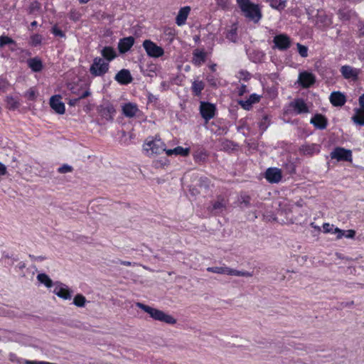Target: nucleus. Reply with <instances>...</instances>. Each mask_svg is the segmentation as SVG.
<instances>
[{
    "label": "nucleus",
    "mask_w": 364,
    "mask_h": 364,
    "mask_svg": "<svg viewBox=\"0 0 364 364\" xmlns=\"http://www.w3.org/2000/svg\"><path fill=\"white\" fill-rule=\"evenodd\" d=\"M52 32L56 36H60L62 38L65 37L64 33L60 29H59L57 26H54L53 28Z\"/></svg>",
    "instance_id": "obj_44"
},
{
    "label": "nucleus",
    "mask_w": 364,
    "mask_h": 364,
    "mask_svg": "<svg viewBox=\"0 0 364 364\" xmlns=\"http://www.w3.org/2000/svg\"><path fill=\"white\" fill-rule=\"evenodd\" d=\"M240 77H242L244 80H247L250 79V74L246 71L240 72Z\"/></svg>",
    "instance_id": "obj_51"
},
{
    "label": "nucleus",
    "mask_w": 364,
    "mask_h": 364,
    "mask_svg": "<svg viewBox=\"0 0 364 364\" xmlns=\"http://www.w3.org/2000/svg\"><path fill=\"white\" fill-rule=\"evenodd\" d=\"M360 109H364V93L359 97Z\"/></svg>",
    "instance_id": "obj_55"
},
{
    "label": "nucleus",
    "mask_w": 364,
    "mask_h": 364,
    "mask_svg": "<svg viewBox=\"0 0 364 364\" xmlns=\"http://www.w3.org/2000/svg\"><path fill=\"white\" fill-rule=\"evenodd\" d=\"M240 105L242 106V108L248 110L252 107V104L251 103L250 101L246 100V101H240Z\"/></svg>",
    "instance_id": "obj_46"
},
{
    "label": "nucleus",
    "mask_w": 364,
    "mask_h": 364,
    "mask_svg": "<svg viewBox=\"0 0 364 364\" xmlns=\"http://www.w3.org/2000/svg\"><path fill=\"white\" fill-rule=\"evenodd\" d=\"M247 100L250 101L252 104L256 103L259 102V96L256 94H252Z\"/></svg>",
    "instance_id": "obj_48"
},
{
    "label": "nucleus",
    "mask_w": 364,
    "mask_h": 364,
    "mask_svg": "<svg viewBox=\"0 0 364 364\" xmlns=\"http://www.w3.org/2000/svg\"><path fill=\"white\" fill-rule=\"evenodd\" d=\"M341 73L346 79L356 80L359 74V70L350 65H343L341 68Z\"/></svg>",
    "instance_id": "obj_17"
},
{
    "label": "nucleus",
    "mask_w": 364,
    "mask_h": 364,
    "mask_svg": "<svg viewBox=\"0 0 364 364\" xmlns=\"http://www.w3.org/2000/svg\"><path fill=\"white\" fill-rule=\"evenodd\" d=\"M229 4H230L229 0H217V4L223 9L227 8Z\"/></svg>",
    "instance_id": "obj_45"
},
{
    "label": "nucleus",
    "mask_w": 364,
    "mask_h": 364,
    "mask_svg": "<svg viewBox=\"0 0 364 364\" xmlns=\"http://www.w3.org/2000/svg\"><path fill=\"white\" fill-rule=\"evenodd\" d=\"M330 102L333 106H343L346 102V96L341 92H333L330 96Z\"/></svg>",
    "instance_id": "obj_19"
},
{
    "label": "nucleus",
    "mask_w": 364,
    "mask_h": 364,
    "mask_svg": "<svg viewBox=\"0 0 364 364\" xmlns=\"http://www.w3.org/2000/svg\"><path fill=\"white\" fill-rule=\"evenodd\" d=\"M273 42L275 47L280 50H285L291 46L290 38L285 34L277 35L274 37Z\"/></svg>",
    "instance_id": "obj_10"
},
{
    "label": "nucleus",
    "mask_w": 364,
    "mask_h": 364,
    "mask_svg": "<svg viewBox=\"0 0 364 364\" xmlns=\"http://www.w3.org/2000/svg\"><path fill=\"white\" fill-rule=\"evenodd\" d=\"M79 1H80V2L81 4H86V3H87L90 0H79Z\"/></svg>",
    "instance_id": "obj_62"
},
{
    "label": "nucleus",
    "mask_w": 364,
    "mask_h": 364,
    "mask_svg": "<svg viewBox=\"0 0 364 364\" xmlns=\"http://www.w3.org/2000/svg\"><path fill=\"white\" fill-rule=\"evenodd\" d=\"M14 41L9 36H0V48L4 47L5 45L13 44Z\"/></svg>",
    "instance_id": "obj_37"
},
{
    "label": "nucleus",
    "mask_w": 364,
    "mask_h": 364,
    "mask_svg": "<svg viewBox=\"0 0 364 364\" xmlns=\"http://www.w3.org/2000/svg\"><path fill=\"white\" fill-rule=\"evenodd\" d=\"M235 34V31H231L229 34L228 35V38H230V36H232L233 35Z\"/></svg>",
    "instance_id": "obj_61"
},
{
    "label": "nucleus",
    "mask_w": 364,
    "mask_h": 364,
    "mask_svg": "<svg viewBox=\"0 0 364 364\" xmlns=\"http://www.w3.org/2000/svg\"><path fill=\"white\" fill-rule=\"evenodd\" d=\"M249 202H250L249 197H246L245 198H244L243 203H245L246 205H249Z\"/></svg>",
    "instance_id": "obj_58"
},
{
    "label": "nucleus",
    "mask_w": 364,
    "mask_h": 364,
    "mask_svg": "<svg viewBox=\"0 0 364 364\" xmlns=\"http://www.w3.org/2000/svg\"><path fill=\"white\" fill-rule=\"evenodd\" d=\"M73 170V167L68 164H63L58 168V171L60 173H70Z\"/></svg>",
    "instance_id": "obj_39"
},
{
    "label": "nucleus",
    "mask_w": 364,
    "mask_h": 364,
    "mask_svg": "<svg viewBox=\"0 0 364 364\" xmlns=\"http://www.w3.org/2000/svg\"><path fill=\"white\" fill-rule=\"evenodd\" d=\"M310 122L314 124L316 128L319 129H324L327 126V119L321 114H315L311 119Z\"/></svg>",
    "instance_id": "obj_20"
},
{
    "label": "nucleus",
    "mask_w": 364,
    "mask_h": 364,
    "mask_svg": "<svg viewBox=\"0 0 364 364\" xmlns=\"http://www.w3.org/2000/svg\"><path fill=\"white\" fill-rule=\"evenodd\" d=\"M50 107L58 114H63L65 113V105L61 101L60 95L52 96L50 99Z\"/></svg>",
    "instance_id": "obj_12"
},
{
    "label": "nucleus",
    "mask_w": 364,
    "mask_h": 364,
    "mask_svg": "<svg viewBox=\"0 0 364 364\" xmlns=\"http://www.w3.org/2000/svg\"><path fill=\"white\" fill-rule=\"evenodd\" d=\"M320 145L316 144H304L302 145L299 151L304 155L312 156L315 153H318L320 151Z\"/></svg>",
    "instance_id": "obj_24"
},
{
    "label": "nucleus",
    "mask_w": 364,
    "mask_h": 364,
    "mask_svg": "<svg viewBox=\"0 0 364 364\" xmlns=\"http://www.w3.org/2000/svg\"><path fill=\"white\" fill-rule=\"evenodd\" d=\"M298 51L300 55L303 58H306L308 55V48L300 43H297Z\"/></svg>",
    "instance_id": "obj_38"
},
{
    "label": "nucleus",
    "mask_w": 364,
    "mask_h": 364,
    "mask_svg": "<svg viewBox=\"0 0 364 364\" xmlns=\"http://www.w3.org/2000/svg\"><path fill=\"white\" fill-rule=\"evenodd\" d=\"M136 306L144 312L147 313L150 317L155 321L164 322L167 324L176 323V318H174L171 315L166 314L161 310L153 308L140 302H137Z\"/></svg>",
    "instance_id": "obj_1"
},
{
    "label": "nucleus",
    "mask_w": 364,
    "mask_h": 364,
    "mask_svg": "<svg viewBox=\"0 0 364 364\" xmlns=\"http://www.w3.org/2000/svg\"><path fill=\"white\" fill-rule=\"evenodd\" d=\"M6 107L9 109L14 110L19 106L18 100L12 96H7L6 98Z\"/></svg>",
    "instance_id": "obj_31"
},
{
    "label": "nucleus",
    "mask_w": 364,
    "mask_h": 364,
    "mask_svg": "<svg viewBox=\"0 0 364 364\" xmlns=\"http://www.w3.org/2000/svg\"><path fill=\"white\" fill-rule=\"evenodd\" d=\"M206 59V53L203 50L196 49L193 53L192 63L196 65H201Z\"/></svg>",
    "instance_id": "obj_25"
},
{
    "label": "nucleus",
    "mask_w": 364,
    "mask_h": 364,
    "mask_svg": "<svg viewBox=\"0 0 364 364\" xmlns=\"http://www.w3.org/2000/svg\"><path fill=\"white\" fill-rule=\"evenodd\" d=\"M263 120L264 122H261L260 124H259V127L262 130H265L268 126V124H266V122H267L268 120V117L267 116H264L263 117Z\"/></svg>",
    "instance_id": "obj_49"
},
{
    "label": "nucleus",
    "mask_w": 364,
    "mask_h": 364,
    "mask_svg": "<svg viewBox=\"0 0 364 364\" xmlns=\"http://www.w3.org/2000/svg\"><path fill=\"white\" fill-rule=\"evenodd\" d=\"M190 11L191 8L189 6H184L179 10L176 18V23L178 26H181L185 24Z\"/></svg>",
    "instance_id": "obj_21"
},
{
    "label": "nucleus",
    "mask_w": 364,
    "mask_h": 364,
    "mask_svg": "<svg viewBox=\"0 0 364 364\" xmlns=\"http://www.w3.org/2000/svg\"><path fill=\"white\" fill-rule=\"evenodd\" d=\"M31 26H36L37 25V22L36 21H33L31 23Z\"/></svg>",
    "instance_id": "obj_63"
},
{
    "label": "nucleus",
    "mask_w": 364,
    "mask_h": 364,
    "mask_svg": "<svg viewBox=\"0 0 364 364\" xmlns=\"http://www.w3.org/2000/svg\"><path fill=\"white\" fill-rule=\"evenodd\" d=\"M122 111L126 117L132 118L135 117L139 110L136 104L128 102L122 105Z\"/></svg>",
    "instance_id": "obj_16"
},
{
    "label": "nucleus",
    "mask_w": 364,
    "mask_h": 364,
    "mask_svg": "<svg viewBox=\"0 0 364 364\" xmlns=\"http://www.w3.org/2000/svg\"><path fill=\"white\" fill-rule=\"evenodd\" d=\"M143 146L148 155L160 154L166 150V144L158 136L148 137Z\"/></svg>",
    "instance_id": "obj_2"
},
{
    "label": "nucleus",
    "mask_w": 364,
    "mask_h": 364,
    "mask_svg": "<svg viewBox=\"0 0 364 364\" xmlns=\"http://www.w3.org/2000/svg\"><path fill=\"white\" fill-rule=\"evenodd\" d=\"M79 100H80V99H79V98H77V99H75L74 100H71V101L70 102V105H75V103H76Z\"/></svg>",
    "instance_id": "obj_59"
},
{
    "label": "nucleus",
    "mask_w": 364,
    "mask_h": 364,
    "mask_svg": "<svg viewBox=\"0 0 364 364\" xmlns=\"http://www.w3.org/2000/svg\"><path fill=\"white\" fill-rule=\"evenodd\" d=\"M42 37L40 35H34L31 37V43L33 46H37L41 43Z\"/></svg>",
    "instance_id": "obj_40"
},
{
    "label": "nucleus",
    "mask_w": 364,
    "mask_h": 364,
    "mask_svg": "<svg viewBox=\"0 0 364 364\" xmlns=\"http://www.w3.org/2000/svg\"><path fill=\"white\" fill-rule=\"evenodd\" d=\"M355 114L352 117L353 122L359 126L364 125V109L357 108L354 109Z\"/></svg>",
    "instance_id": "obj_26"
},
{
    "label": "nucleus",
    "mask_w": 364,
    "mask_h": 364,
    "mask_svg": "<svg viewBox=\"0 0 364 364\" xmlns=\"http://www.w3.org/2000/svg\"><path fill=\"white\" fill-rule=\"evenodd\" d=\"M114 79L122 85H127L132 81V77L128 70L123 69L119 71L115 75Z\"/></svg>",
    "instance_id": "obj_18"
},
{
    "label": "nucleus",
    "mask_w": 364,
    "mask_h": 364,
    "mask_svg": "<svg viewBox=\"0 0 364 364\" xmlns=\"http://www.w3.org/2000/svg\"><path fill=\"white\" fill-rule=\"evenodd\" d=\"M331 157L337 161H352V152L349 149L342 147H336L331 153Z\"/></svg>",
    "instance_id": "obj_7"
},
{
    "label": "nucleus",
    "mask_w": 364,
    "mask_h": 364,
    "mask_svg": "<svg viewBox=\"0 0 364 364\" xmlns=\"http://www.w3.org/2000/svg\"><path fill=\"white\" fill-rule=\"evenodd\" d=\"M240 9L247 18L254 22H258L262 17V14L258 6L250 2Z\"/></svg>",
    "instance_id": "obj_6"
},
{
    "label": "nucleus",
    "mask_w": 364,
    "mask_h": 364,
    "mask_svg": "<svg viewBox=\"0 0 364 364\" xmlns=\"http://www.w3.org/2000/svg\"><path fill=\"white\" fill-rule=\"evenodd\" d=\"M108 63L101 58H95L90 68V72L94 76H102L108 71Z\"/></svg>",
    "instance_id": "obj_4"
},
{
    "label": "nucleus",
    "mask_w": 364,
    "mask_h": 364,
    "mask_svg": "<svg viewBox=\"0 0 364 364\" xmlns=\"http://www.w3.org/2000/svg\"><path fill=\"white\" fill-rule=\"evenodd\" d=\"M164 151L166 152V154L168 156H171L172 154H176V155H181L183 156H186L188 155V154L190 152V149L188 148H183L182 146H177L173 149H166V150H164Z\"/></svg>",
    "instance_id": "obj_27"
},
{
    "label": "nucleus",
    "mask_w": 364,
    "mask_h": 364,
    "mask_svg": "<svg viewBox=\"0 0 364 364\" xmlns=\"http://www.w3.org/2000/svg\"><path fill=\"white\" fill-rule=\"evenodd\" d=\"M208 80L211 83V85H215V82L213 78H208Z\"/></svg>",
    "instance_id": "obj_60"
},
{
    "label": "nucleus",
    "mask_w": 364,
    "mask_h": 364,
    "mask_svg": "<svg viewBox=\"0 0 364 364\" xmlns=\"http://www.w3.org/2000/svg\"><path fill=\"white\" fill-rule=\"evenodd\" d=\"M29 68L34 72H39L43 68L41 60L38 58H31L28 60Z\"/></svg>",
    "instance_id": "obj_29"
},
{
    "label": "nucleus",
    "mask_w": 364,
    "mask_h": 364,
    "mask_svg": "<svg viewBox=\"0 0 364 364\" xmlns=\"http://www.w3.org/2000/svg\"><path fill=\"white\" fill-rule=\"evenodd\" d=\"M355 235V231L353 230H348L345 231V235L346 238H353Z\"/></svg>",
    "instance_id": "obj_47"
},
{
    "label": "nucleus",
    "mask_w": 364,
    "mask_h": 364,
    "mask_svg": "<svg viewBox=\"0 0 364 364\" xmlns=\"http://www.w3.org/2000/svg\"><path fill=\"white\" fill-rule=\"evenodd\" d=\"M237 3L238 4L240 8H242L245 6L247 4L250 3V0H237Z\"/></svg>",
    "instance_id": "obj_50"
},
{
    "label": "nucleus",
    "mask_w": 364,
    "mask_h": 364,
    "mask_svg": "<svg viewBox=\"0 0 364 364\" xmlns=\"http://www.w3.org/2000/svg\"><path fill=\"white\" fill-rule=\"evenodd\" d=\"M200 112L202 117L206 121H208L214 117L215 107L211 103L201 102L200 105Z\"/></svg>",
    "instance_id": "obj_9"
},
{
    "label": "nucleus",
    "mask_w": 364,
    "mask_h": 364,
    "mask_svg": "<svg viewBox=\"0 0 364 364\" xmlns=\"http://www.w3.org/2000/svg\"><path fill=\"white\" fill-rule=\"evenodd\" d=\"M207 271L216 274H228L237 277H250L252 274L248 272H242L229 268L228 267H208Z\"/></svg>",
    "instance_id": "obj_3"
},
{
    "label": "nucleus",
    "mask_w": 364,
    "mask_h": 364,
    "mask_svg": "<svg viewBox=\"0 0 364 364\" xmlns=\"http://www.w3.org/2000/svg\"><path fill=\"white\" fill-rule=\"evenodd\" d=\"M99 113L102 117L107 121H112L116 109L113 105L109 102H106L101 105L98 108Z\"/></svg>",
    "instance_id": "obj_8"
},
{
    "label": "nucleus",
    "mask_w": 364,
    "mask_h": 364,
    "mask_svg": "<svg viewBox=\"0 0 364 364\" xmlns=\"http://www.w3.org/2000/svg\"><path fill=\"white\" fill-rule=\"evenodd\" d=\"M134 43V38L132 36L121 39L118 44V48L120 53H124L128 51Z\"/></svg>",
    "instance_id": "obj_22"
},
{
    "label": "nucleus",
    "mask_w": 364,
    "mask_h": 364,
    "mask_svg": "<svg viewBox=\"0 0 364 364\" xmlns=\"http://www.w3.org/2000/svg\"><path fill=\"white\" fill-rule=\"evenodd\" d=\"M315 23L319 28H327L331 26L332 21L323 11H318L316 16Z\"/></svg>",
    "instance_id": "obj_13"
},
{
    "label": "nucleus",
    "mask_w": 364,
    "mask_h": 364,
    "mask_svg": "<svg viewBox=\"0 0 364 364\" xmlns=\"http://www.w3.org/2000/svg\"><path fill=\"white\" fill-rule=\"evenodd\" d=\"M215 65H213V66L211 67V70H215Z\"/></svg>",
    "instance_id": "obj_64"
},
{
    "label": "nucleus",
    "mask_w": 364,
    "mask_h": 364,
    "mask_svg": "<svg viewBox=\"0 0 364 364\" xmlns=\"http://www.w3.org/2000/svg\"><path fill=\"white\" fill-rule=\"evenodd\" d=\"M89 95H90V92L88 91V90H86L85 92H83V93L79 97V99H84L87 97H88Z\"/></svg>",
    "instance_id": "obj_56"
},
{
    "label": "nucleus",
    "mask_w": 364,
    "mask_h": 364,
    "mask_svg": "<svg viewBox=\"0 0 364 364\" xmlns=\"http://www.w3.org/2000/svg\"><path fill=\"white\" fill-rule=\"evenodd\" d=\"M6 173V166L0 162V175H5Z\"/></svg>",
    "instance_id": "obj_53"
},
{
    "label": "nucleus",
    "mask_w": 364,
    "mask_h": 364,
    "mask_svg": "<svg viewBox=\"0 0 364 364\" xmlns=\"http://www.w3.org/2000/svg\"><path fill=\"white\" fill-rule=\"evenodd\" d=\"M225 208V200L221 198L214 202L213 204L212 210L217 213L222 212Z\"/></svg>",
    "instance_id": "obj_34"
},
{
    "label": "nucleus",
    "mask_w": 364,
    "mask_h": 364,
    "mask_svg": "<svg viewBox=\"0 0 364 364\" xmlns=\"http://www.w3.org/2000/svg\"><path fill=\"white\" fill-rule=\"evenodd\" d=\"M205 85L203 81L195 80L192 84V90L195 95L198 96L200 95L202 90L204 89Z\"/></svg>",
    "instance_id": "obj_32"
},
{
    "label": "nucleus",
    "mask_w": 364,
    "mask_h": 364,
    "mask_svg": "<svg viewBox=\"0 0 364 364\" xmlns=\"http://www.w3.org/2000/svg\"><path fill=\"white\" fill-rule=\"evenodd\" d=\"M200 187H204L205 188H208L210 186V181L207 178H201L200 179Z\"/></svg>",
    "instance_id": "obj_43"
},
{
    "label": "nucleus",
    "mask_w": 364,
    "mask_h": 364,
    "mask_svg": "<svg viewBox=\"0 0 364 364\" xmlns=\"http://www.w3.org/2000/svg\"><path fill=\"white\" fill-rule=\"evenodd\" d=\"M101 54L104 58H105L107 61H111L115 58L117 56L115 50L109 46L105 47L102 51Z\"/></svg>",
    "instance_id": "obj_28"
},
{
    "label": "nucleus",
    "mask_w": 364,
    "mask_h": 364,
    "mask_svg": "<svg viewBox=\"0 0 364 364\" xmlns=\"http://www.w3.org/2000/svg\"><path fill=\"white\" fill-rule=\"evenodd\" d=\"M270 6L279 11L283 10L286 6V0H267Z\"/></svg>",
    "instance_id": "obj_33"
},
{
    "label": "nucleus",
    "mask_w": 364,
    "mask_h": 364,
    "mask_svg": "<svg viewBox=\"0 0 364 364\" xmlns=\"http://www.w3.org/2000/svg\"><path fill=\"white\" fill-rule=\"evenodd\" d=\"M143 47L146 54L151 58H159L164 54V50L162 47L157 46L151 40H145L143 42Z\"/></svg>",
    "instance_id": "obj_5"
},
{
    "label": "nucleus",
    "mask_w": 364,
    "mask_h": 364,
    "mask_svg": "<svg viewBox=\"0 0 364 364\" xmlns=\"http://www.w3.org/2000/svg\"><path fill=\"white\" fill-rule=\"evenodd\" d=\"M86 303V298L80 294L75 295L73 299V304L77 307H83Z\"/></svg>",
    "instance_id": "obj_35"
},
{
    "label": "nucleus",
    "mask_w": 364,
    "mask_h": 364,
    "mask_svg": "<svg viewBox=\"0 0 364 364\" xmlns=\"http://www.w3.org/2000/svg\"><path fill=\"white\" fill-rule=\"evenodd\" d=\"M37 279L47 288H50L53 284L52 279L45 273L38 274L37 275Z\"/></svg>",
    "instance_id": "obj_30"
},
{
    "label": "nucleus",
    "mask_w": 364,
    "mask_h": 364,
    "mask_svg": "<svg viewBox=\"0 0 364 364\" xmlns=\"http://www.w3.org/2000/svg\"><path fill=\"white\" fill-rule=\"evenodd\" d=\"M333 233H336L337 234V236H336V239L337 240L341 239L345 235V231L343 230H341L338 228H334Z\"/></svg>",
    "instance_id": "obj_42"
},
{
    "label": "nucleus",
    "mask_w": 364,
    "mask_h": 364,
    "mask_svg": "<svg viewBox=\"0 0 364 364\" xmlns=\"http://www.w3.org/2000/svg\"><path fill=\"white\" fill-rule=\"evenodd\" d=\"M27 95L30 100H33L36 96V93L33 90H31L27 92Z\"/></svg>",
    "instance_id": "obj_54"
},
{
    "label": "nucleus",
    "mask_w": 364,
    "mask_h": 364,
    "mask_svg": "<svg viewBox=\"0 0 364 364\" xmlns=\"http://www.w3.org/2000/svg\"><path fill=\"white\" fill-rule=\"evenodd\" d=\"M315 81L316 77L312 73L306 71L299 73L298 82L302 87H309Z\"/></svg>",
    "instance_id": "obj_11"
},
{
    "label": "nucleus",
    "mask_w": 364,
    "mask_h": 364,
    "mask_svg": "<svg viewBox=\"0 0 364 364\" xmlns=\"http://www.w3.org/2000/svg\"><path fill=\"white\" fill-rule=\"evenodd\" d=\"M323 232L325 233L331 232L333 233L334 228L333 225H330L329 223H324L323 225Z\"/></svg>",
    "instance_id": "obj_41"
},
{
    "label": "nucleus",
    "mask_w": 364,
    "mask_h": 364,
    "mask_svg": "<svg viewBox=\"0 0 364 364\" xmlns=\"http://www.w3.org/2000/svg\"><path fill=\"white\" fill-rule=\"evenodd\" d=\"M247 92V87H246V85H242L240 87H239V90H238V94L239 95H244V93H245Z\"/></svg>",
    "instance_id": "obj_52"
},
{
    "label": "nucleus",
    "mask_w": 364,
    "mask_h": 364,
    "mask_svg": "<svg viewBox=\"0 0 364 364\" xmlns=\"http://www.w3.org/2000/svg\"><path fill=\"white\" fill-rule=\"evenodd\" d=\"M291 106L297 114L308 113L309 108L302 99H296L291 103Z\"/></svg>",
    "instance_id": "obj_23"
},
{
    "label": "nucleus",
    "mask_w": 364,
    "mask_h": 364,
    "mask_svg": "<svg viewBox=\"0 0 364 364\" xmlns=\"http://www.w3.org/2000/svg\"><path fill=\"white\" fill-rule=\"evenodd\" d=\"M121 264L124 266H131L132 263L129 261H122Z\"/></svg>",
    "instance_id": "obj_57"
},
{
    "label": "nucleus",
    "mask_w": 364,
    "mask_h": 364,
    "mask_svg": "<svg viewBox=\"0 0 364 364\" xmlns=\"http://www.w3.org/2000/svg\"><path fill=\"white\" fill-rule=\"evenodd\" d=\"M265 178L272 183H278L282 179V172L277 168H269L265 172Z\"/></svg>",
    "instance_id": "obj_14"
},
{
    "label": "nucleus",
    "mask_w": 364,
    "mask_h": 364,
    "mask_svg": "<svg viewBox=\"0 0 364 364\" xmlns=\"http://www.w3.org/2000/svg\"><path fill=\"white\" fill-rule=\"evenodd\" d=\"M348 270L350 271V274L355 276H360L361 274L364 272V266L357 265L353 267H349Z\"/></svg>",
    "instance_id": "obj_36"
},
{
    "label": "nucleus",
    "mask_w": 364,
    "mask_h": 364,
    "mask_svg": "<svg viewBox=\"0 0 364 364\" xmlns=\"http://www.w3.org/2000/svg\"><path fill=\"white\" fill-rule=\"evenodd\" d=\"M53 293L58 297L68 300L71 299L72 291L68 288V287L62 283H58L57 287L54 289Z\"/></svg>",
    "instance_id": "obj_15"
}]
</instances>
